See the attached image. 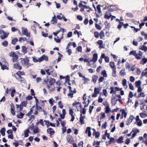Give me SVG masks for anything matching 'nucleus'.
I'll use <instances>...</instances> for the list:
<instances>
[{
    "mask_svg": "<svg viewBox=\"0 0 147 147\" xmlns=\"http://www.w3.org/2000/svg\"><path fill=\"white\" fill-rule=\"evenodd\" d=\"M100 91V90L99 88H95L94 93L92 96V97H96L97 96V94H99Z\"/></svg>",
    "mask_w": 147,
    "mask_h": 147,
    "instance_id": "nucleus-6",
    "label": "nucleus"
},
{
    "mask_svg": "<svg viewBox=\"0 0 147 147\" xmlns=\"http://www.w3.org/2000/svg\"><path fill=\"white\" fill-rule=\"evenodd\" d=\"M1 67V68L3 70H4L5 69H6L7 70L8 69V68L5 65H3Z\"/></svg>",
    "mask_w": 147,
    "mask_h": 147,
    "instance_id": "nucleus-63",
    "label": "nucleus"
},
{
    "mask_svg": "<svg viewBox=\"0 0 147 147\" xmlns=\"http://www.w3.org/2000/svg\"><path fill=\"white\" fill-rule=\"evenodd\" d=\"M27 40L26 38L25 37H20L19 39V41L20 42H22V41H24L26 40Z\"/></svg>",
    "mask_w": 147,
    "mask_h": 147,
    "instance_id": "nucleus-51",
    "label": "nucleus"
},
{
    "mask_svg": "<svg viewBox=\"0 0 147 147\" xmlns=\"http://www.w3.org/2000/svg\"><path fill=\"white\" fill-rule=\"evenodd\" d=\"M130 27L131 28H133L134 29V31L135 32H138V31L140 30V29H138V28H136L134 27L133 26H130Z\"/></svg>",
    "mask_w": 147,
    "mask_h": 147,
    "instance_id": "nucleus-55",
    "label": "nucleus"
},
{
    "mask_svg": "<svg viewBox=\"0 0 147 147\" xmlns=\"http://www.w3.org/2000/svg\"><path fill=\"white\" fill-rule=\"evenodd\" d=\"M33 107H32V108L30 109V111L28 112V113L26 114V116H29L32 113L33 111L32 108Z\"/></svg>",
    "mask_w": 147,
    "mask_h": 147,
    "instance_id": "nucleus-62",
    "label": "nucleus"
},
{
    "mask_svg": "<svg viewBox=\"0 0 147 147\" xmlns=\"http://www.w3.org/2000/svg\"><path fill=\"white\" fill-rule=\"evenodd\" d=\"M9 91H11V93L14 94L16 92V90L14 87L11 88L9 89Z\"/></svg>",
    "mask_w": 147,
    "mask_h": 147,
    "instance_id": "nucleus-58",
    "label": "nucleus"
},
{
    "mask_svg": "<svg viewBox=\"0 0 147 147\" xmlns=\"http://www.w3.org/2000/svg\"><path fill=\"white\" fill-rule=\"evenodd\" d=\"M102 75H103V77H102V82L103 81V80L104 79V77H107V74L106 73H102Z\"/></svg>",
    "mask_w": 147,
    "mask_h": 147,
    "instance_id": "nucleus-56",
    "label": "nucleus"
},
{
    "mask_svg": "<svg viewBox=\"0 0 147 147\" xmlns=\"http://www.w3.org/2000/svg\"><path fill=\"white\" fill-rule=\"evenodd\" d=\"M94 132L93 133V136H95L96 138H98L100 136V134L98 132H96V130L94 129H92Z\"/></svg>",
    "mask_w": 147,
    "mask_h": 147,
    "instance_id": "nucleus-18",
    "label": "nucleus"
},
{
    "mask_svg": "<svg viewBox=\"0 0 147 147\" xmlns=\"http://www.w3.org/2000/svg\"><path fill=\"white\" fill-rule=\"evenodd\" d=\"M29 129L26 130L24 132V137H27L28 136V133H29Z\"/></svg>",
    "mask_w": 147,
    "mask_h": 147,
    "instance_id": "nucleus-35",
    "label": "nucleus"
},
{
    "mask_svg": "<svg viewBox=\"0 0 147 147\" xmlns=\"http://www.w3.org/2000/svg\"><path fill=\"white\" fill-rule=\"evenodd\" d=\"M98 59V55L96 53H94L93 55V58L92 59L95 62H96Z\"/></svg>",
    "mask_w": 147,
    "mask_h": 147,
    "instance_id": "nucleus-32",
    "label": "nucleus"
},
{
    "mask_svg": "<svg viewBox=\"0 0 147 147\" xmlns=\"http://www.w3.org/2000/svg\"><path fill=\"white\" fill-rule=\"evenodd\" d=\"M71 138L70 136H67L66 137L67 141L69 143H71L72 142Z\"/></svg>",
    "mask_w": 147,
    "mask_h": 147,
    "instance_id": "nucleus-45",
    "label": "nucleus"
},
{
    "mask_svg": "<svg viewBox=\"0 0 147 147\" xmlns=\"http://www.w3.org/2000/svg\"><path fill=\"white\" fill-rule=\"evenodd\" d=\"M16 75L21 76L24 75L25 73L24 71H19L16 73Z\"/></svg>",
    "mask_w": 147,
    "mask_h": 147,
    "instance_id": "nucleus-36",
    "label": "nucleus"
},
{
    "mask_svg": "<svg viewBox=\"0 0 147 147\" xmlns=\"http://www.w3.org/2000/svg\"><path fill=\"white\" fill-rule=\"evenodd\" d=\"M45 60L46 61L48 60V57L46 55H43L39 58V61L40 62Z\"/></svg>",
    "mask_w": 147,
    "mask_h": 147,
    "instance_id": "nucleus-15",
    "label": "nucleus"
},
{
    "mask_svg": "<svg viewBox=\"0 0 147 147\" xmlns=\"http://www.w3.org/2000/svg\"><path fill=\"white\" fill-rule=\"evenodd\" d=\"M109 6L108 10L110 12H112L115 11H117L119 10V9L115 5H109Z\"/></svg>",
    "mask_w": 147,
    "mask_h": 147,
    "instance_id": "nucleus-8",
    "label": "nucleus"
},
{
    "mask_svg": "<svg viewBox=\"0 0 147 147\" xmlns=\"http://www.w3.org/2000/svg\"><path fill=\"white\" fill-rule=\"evenodd\" d=\"M105 26L106 28H109L110 27V25L109 23H108L107 21H106L105 22Z\"/></svg>",
    "mask_w": 147,
    "mask_h": 147,
    "instance_id": "nucleus-59",
    "label": "nucleus"
},
{
    "mask_svg": "<svg viewBox=\"0 0 147 147\" xmlns=\"http://www.w3.org/2000/svg\"><path fill=\"white\" fill-rule=\"evenodd\" d=\"M84 83L85 84H88V82L90 81V80L88 78H85V79H84Z\"/></svg>",
    "mask_w": 147,
    "mask_h": 147,
    "instance_id": "nucleus-61",
    "label": "nucleus"
},
{
    "mask_svg": "<svg viewBox=\"0 0 147 147\" xmlns=\"http://www.w3.org/2000/svg\"><path fill=\"white\" fill-rule=\"evenodd\" d=\"M116 21L119 22V24L117 26V28L119 30H121L122 26L123 25V22L120 21V20L118 19H116Z\"/></svg>",
    "mask_w": 147,
    "mask_h": 147,
    "instance_id": "nucleus-12",
    "label": "nucleus"
},
{
    "mask_svg": "<svg viewBox=\"0 0 147 147\" xmlns=\"http://www.w3.org/2000/svg\"><path fill=\"white\" fill-rule=\"evenodd\" d=\"M22 51L24 55L27 53V48L25 46H22Z\"/></svg>",
    "mask_w": 147,
    "mask_h": 147,
    "instance_id": "nucleus-25",
    "label": "nucleus"
},
{
    "mask_svg": "<svg viewBox=\"0 0 147 147\" xmlns=\"http://www.w3.org/2000/svg\"><path fill=\"white\" fill-rule=\"evenodd\" d=\"M138 55V54L136 53V55H135V57L137 60H140L142 58V56H141Z\"/></svg>",
    "mask_w": 147,
    "mask_h": 147,
    "instance_id": "nucleus-54",
    "label": "nucleus"
},
{
    "mask_svg": "<svg viewBox=\"0 0 147 147\" xmlns=\"http://www.w3.org/2000/svg\"><path fill=\"white\" fill-rule=\"evenodd\" d=\"M98 76L96 75H94L92 76V80L95 83L98 79Z\"/></svg>",
    "mask_w": 147,
    "mask_h": 147,
    "instance_id": "nucleus-34",
    "label": "nucleus"
},
{
    "mask_svg": "<svg viewBox=\"0 0 147 147\" xmlns=\"http://www.w3.org/2000/svg\"><path fill=\"white\" fill-rule=\"evenodd\" d=\"M145 96V95L144 94V92H141L138 94V97L140 98V97H144Z\"/></svg>",
    "mask_w": 147,
    "mask_h": 147,
    "instance_id": "nucleus-60",
    "label": "nucleus"
},
{
    "mask_svg": "<svg viewBox=\"0 0 147 147\" xmlns=\"http://www.w3.org/2000/svg\"><path fill=\"white\" fill-rule=\"evenodd\" d=\"M52 69V67L51 66H49L45 68V70L47 74L48 75L51 74V71Z\"/></svg>",
    "mask_w": 147,
    "mask_h": 147,
    "instance_id": "nucleus-7",
    "label": "nucleus"
},
{
    "mask_svg": "<svg viewBox=\"0 0 147 147\" xmlns=\"http://www.w3.org/2000/svg\"><path fill=\"white\" fill-rule=\"evenodd\" d=\"M137 125L139 126H141L142 125V121L140 119L138 121H136Z\"/></svg>",
    "mask_w": 147,
    "mask_h": 147,
    "instance_id": "nucleus-49",
    "label": "nucleus"
},
{
    "mask_svg": "<svg viewBox=\"0 0 147 147\" xmlns=\"http://www.w3.org/2000/svg\"><path fill=\"white\" fill-rule=\"evenodd\" d=\"M123 138L122 136H121L119 138L116 140V142L118 143H121L123 142Z\"/></svg>",
    "mask_w": 147,
    "mask_h": 147,
    "instance_id": "nucleus-23",
    "label": "nucleus"
},
{
    "mask_svg": "<svg viewBox=\"0 0 147 147\" xmlns=\"http://www.w3.org/2000/svg\"><path fill=\"white\" fill-rule=\"evenodd\" d=\"M109 65L113 69L112 76L114 77H116L117 76L116 67L115 66L114 63L113 62L111 61L109 63Z\"/></svg>",
    "mask_w": 147,
    "mask_h": 147,
    "instance_id": "nucleus-2",
    "label": "nucleus"
},
{
    "mask_svg": "<svg viewBox=\"0 0 147 147\" xmlns=\"http://www.w3.org/2000/svg\"><path fill=\"white\" fill-rule=\"evenodd\" d=\"M101 57L102 58H104L105 60L106 63H108L109 62V57L108 56H105V54L104 53L102 54Z\"/></svg>",
    "mask_w": 147,
    "mask_h": 147,
    "instance_id": "nucleus-13",
    "label": "nucleus"
},
{
    "mask_svg": "<svg viewBox=\"0 0 147 147\" xmlns=\"http://www.w3.org/2000/svg\"><path fill=\"white\" fill-rule=\"evenodd\" d=\"M2 34H3L1 35L0 37L2 39H4L7 37L9 33L8 32H5L3 31Z\"/></svg>",
    "mask_w": 147,
    "mask_h": 147,
    "instance_id": "nucleus-9",
    "label": "nucleus"
},
{
    "mask_svg": "<svg viewBox=\"0 0 147 147\" xmlns=\"http://www.w3.org/2000/svg\"><path fill=\"white\" fill-rule=\"evenodd\" d=\"M47 88L49 90L51 91H53L54 90H55V88L54 87H51L49 85H47Z\"/></svg>",
    "mask_w": 147,
    "mask_h": 147,
    "instance_id": "nucleus-47",
    "label": "nucleus"
},
{
    "mask_svg": "<svg viewBox=\"0 0 147 147\" xmlns=\"http://www.w3.org/2000/svg\"><path fill=\"white\" fill-rule=\"evenodd\" d=\"M17 109L18 111H21L23 108V107L21 105H16Z\"/></svg>",
    "mask_w": 147,
    "mask_h": 147,
    "instance_id": "nucleus-29",
    "label": "nucleus"
},
{
    "mask_svg": "<svg viewBox=\"0 0 147 147\" xmlns=\"http://www.w3.org/2000/svg\"><path fill=\"white\" fill-rule=\"evenodd\" d=\"M140 117L142 118H144L147 116V115L143 113H140Z\"/></svg>",
    "mask_w": 147,
    "mask_h": 147,
    "instance_id": "nucleus-46",
    "label": "nucleus"
},
{
    "mask_svg": "<svg viewBox=\"0 0 147 147\" xmlns=\"http://www.w3.org/2000/svg\"><path fill=\"white\" fill-rule=\"evenodd\" d=\"M147 62V58H142L140 61V63L143 65H144Z\"/></svg>",
    "mask_w": 147,
    "mask_h": 147,
    "instance_id": "nucleus-24",
    "label": "nucleus"
},
{
    "mask_svg": "<svg viewBox=\"0 0 147 147\" xmlns=\"http://www.w3.org/2000/svg\"><path fill=\"white\" fill-rule=\"evenodd\" d=\"M6 129L5 127L2 128L1 129V130L0 131V132L1 134L2 135L4 136L5 135V131Z\"/></svg>",
    "mask_w": 147,
    "mask_h": 147,
    "instance_id": "nucleus-30",
    "label": "nucleus"
},
{
    "mask_svg": "<svg viewBox=\"0 0 147 147\" xmlns=\"http://www.w3.org/2000/svg\"><path fill=\"white\" fill-rule=\"evenodd\" d=\"M120 112H122V114L124 116L125 118L127 116V113L125 112V109H121L120 110Z\"/></svg>",
    "mask_w": 147,
    "mask_h": 147,
    "instance_id": "nucleus-28",
    "label": "nucleus"
},
{
    "mask_svg": "<svg viewBox=\"0 0 147 147\" xmlns=\"http://www.w3.org/2000/svg\"><path fill=\"white\" fill-rule=\"evenodd\" d=\"M23 107H25L26 106L27 104V102L26 101H23L21 103Z\"/></svg>",
    "mask_w": 147,
    "mask_h": 147,
    "instance_id": "nucleus-64",
    "label": "nucleus"
},
{
    "mask_svg": "<svg viewBox=\"0 0 147 147\" xmlns=\"http://www.w3.org/2000/svg\"><path fill=\"white\" fill-rule=\"evenodd\" d=\"M127 81L125 79H123L122 81V84L124 87V88L125 89L127 88V86L126 85Z\"/></svg>",
    "mask_w": 147,
    "mask_h": 147,
    "instance_id": "nucleus-26",
    "label": "nucleus"
},
{
    "mask_svg": "<svg viewBox=\"0 0 147 147\" xmlns=\"http://www.w3.org/2000/svg\"><path fill=\"white\" fill-rule=\"evenodd\" d=\"M54 102L55 100L53 99V98H50L49 100V103L51 105V106H52L53 105V102Z\"/></svg>",
    "mask_w": 147,
    "mask_h": 147,
    "instance_id": "nucleus-48",
    "label": "nucleus"
},
{
    "mask_svg": "<svg viewBox=\"0 0 147 147\" xmlns=\"http://www.w3.org/2000/svg\"><path fill=\"white\" fill-rule=\"evenodd\" d=\"M21 63L22 65L24 66H26L27 68H28L31 66L32 64L29 63V58L26 57L25 58H21Z\"/></svg>",
    "mask_w": 147,
    "mask_h": 147,
    "instance_id": "nucleus-1",
    "label": "nucleus"
},
{
    "mask_svg": "<svg viewBox=\"0 0 147 147\" xmlns=\"http://www.w3.org/2000/svg\"><path fill=\"white\" fill-rule=\"evenodd\" d=\"M140 49L142 51H144V52H146L147 51V47L143 45L141 47Z\"/></svg>",
    "mask_w": 147,
    "mask_h": 147,
    "instance_id": "nucleus-42",
    "label": "nucleus"
},
{
    "mask_svg": "<svg viewBox=\"0 0 147 147\" xmlns=\"http://www.w3.org/2000/svg\"><path fill=\"white\" fill-rule=\"evenodd\" d=\"M57 38L55 37L54 38V40L57 42H59L61 41V39L62 38V36H61V38H59V37L57 36Z\"/></svg>",
    "mask_w": 147,
    "mask_h": 147,
    "instance_id": "nucleus-41",
    "label": "nucleus"
},
{
    "mask_svg": "<svg viewBox=\"0 0 147 147\" xmlns=\"http://www.w3.org/2000/svg\"><path fill=\"white\" fill-rule=\"evenodd\" d=\"M22 32L24 35H26L27 37H30V34L28 32L27 30L24 27L22 28Z\"/></svg>",
    "mask_w": 147,
    "mask_h": 147,
    "instance_id": "nucleus-5",
    "label": "nucleus"
},
{
    "mask_svg": "<svg viewBox=\"0 0 147 147\" xmlns=\"http://www.w3.org/2000/svg\"><path fill=\"white\" fill-rule=\"evenodd\" d=\"M13 65L14 67L16 69H18L19 70H21L22 69L21 66L18 64H14Z\"/></svg>",
    "mask_w": 147,
    "mask_h": 147,
    "instance_id": "nucleus-27",
    "label": "nucleus"
},
{
    "mask_svg": "<svg viewBox=\"0 0 147 147\" xmlns=\"http://www.w3.org/2000/svg\"><path fill=\"white\" fill-rule=\"evenodd\" d=\"M120 75L121 76H124L125 74V69H122L121 70L119 73Z\"/></svg>",
    "mask_w": 147,
    "mask_h": 147,
    "instance_id": "nucleus-39",
    "label": "nucleus"
},
{
    "mask_svg": "<svg viewBox=\"0 0 147 147\" xmlns=\"http://www.w3.org/2000/svg\"><path fill=\"white\" fill-rule=\"evenodd\" d=\"M9 55L12 57V61L13 62H16L18 58V56L14 52H11L9 53Z\"/></svg>",
    "mask_w": 147,
    "mask_h": 147,
    "instance_id": "nucleus-3",
    "label": "nucleus"
},
{
    "mask_svg": "<svg viewBox=\"0 0 147 147\" xmlns=\"http://www.w3.org/2000/svg\"><path fill=\"white\" fill-rule=\"evenodd\" d=\"M24 114L22 113V112H20L19 114H18L17 115V117L20 119H21L23 117Z\"/></svg>",
    "mask_w": 147,
    "mask_h": 147,
    "instance_id": "nucleus-38",
    "label": "nucleus"
},
{
    "mask_svg": "<svg viewBox=\"0 0 147 147\" xmlns=\"http://www.w3.org/2000/svg\"><path fill=\"white\" fill-rule=\"evenodd\" d=\"M85 118L84 116H82V114L80 115V122L81 123V124H83L84 123V120Z\"/></svg>",
    "mask_w": 147,
    "mask_h": 147,
    "instance_id": "nucleus-19",
    "label": "nucleus"
},
{
    "mask_svg": "<svg viewBox=\"0 0 147 147\" xmlns=\"http://www.w3.org/2000/svg\"><path fill=\"white\" fill-rule=\"evenodd\" d=\"M134 118V117L133 115H130L129 117L127 119V120L126 122L127 125H129L132 122Z\"/></svg>",
    "mask_w": 147,
    "mask_h": 147,
    "instance_id": "nucleus-10",
    "label": "nucleus"
},
{
    "mask_svg": "<svg viewBox=\"0 0 147 147\" xmlns=\"http://www.w3.org/2000/svg\"><path fill=\"white\" fill-rule=\"evenodd\" d=\"M51 75L53 76H55L57 75V74L55 73V71L54 69H53L51 71Z\"/></svg>",
    "mask_w": 147,
    "mask_h": 147,
    "instance_id": "nucleus-53",
    "label": "nucleus"
},
{
    "mask_svg": "<svg viewBox=\"0 0 147 147\" xmlns=\"http://www.w3.org/2000/svg\"><path fill=\"white\" fill-rule=\"evenodd\" d=\"M2 45L5 47H7L8 45V42L6 40L4 41L2 43Z\"/></svg>",
    "mask_w": 147,
    "mask_h": 147,
    "instance_id": "nucleus-50",
    "label": "nucleus"
},
{
    "mask_svg": "<svg viewBox=\"0 0 147 147\" xmlns=\"http://www.w3.org/2000/svg\"><path fill=\"white\" fill-rule=\"evenodd\" d=\"M135 84L136 87L140 86L141 82L140 80L137 81L135 82Z\"/></svg>",
    "mask_w": 147,
    "mask_h": 147,
    "instance_id": "nucleus-40",
    "label": "nucleus"
},
{
    "mask_svg": "<svg viewBox=\"0 0 147 147\" xmlns=\"http://www.w3.org/2000/svg\"><path fill=\"white\" fill-rule=\"evenodd\" d=\"M90 127H88L86 128V133H87L88 132V136L89 137H90L91 135V133L90 131Z\"/></svg>",
    "mask_w": 147,
    "mask_h": 147,
    "instance_id": "nucleus-21",
    "label": "nucleus"
},
{
    "mask_svg": "<svg viewBox=\"0 0 147 147\" xmlns=\"http://www.w3.org/2000/svg\"><path fill=\"white\" fill-rule=\"evenodd\" d=\"M96 62L92 59H90L88 63L87 64V65L90 67L95 68L96 66L95 64Z\"/></svg>",
    "mask_w": 147,
    "mask_h": 147,
    "instance_id": "nucleus-4",
    "label": "nucleus"
},
{
    "mask_svg": "<svg viewBox=\"0 0 147 147\" xmlns=\"http://www.w3.org/2000/svg\"><path fill=\"white\" fill-rule=\"evenodd\" d=\"M117 88V87H114L113 86L110 87V89L111 90V91L110 92V94H115L116 93V92L117 91L116 90V88Z\"/></svg>",
    "mask_w": 147,
    "mask_h": 147,
    "instance_id": "nucleus-11",
    "label": "nucleus"
},
{
    "mask_svg": "<svg viewBox=\"0 0 147 147\" xmlns=\"http://www.w3.org/2000/svg\"><path fill=\"white\" fill-rule=\"evenodd\" d=\"M44 121L45 122L46 124L47 125V127H48L49 126H51L52 127H55V124L54 123H53L51 122H49V121Z\"/></svg>",
    "mask_w": 147,
    "mask_h": 147,
    "instance_id": "nucleus-20",
    "label": "nucleus"
},
{
    "mask_svg": "<svg viewBox=\"0 0 147 147\" xmlns=\"http://www.w3.org/2000/svg\"><path fill=\"white\" fill-rule=\"evenodd\" d=\"M107 130H106L105 133V134L104 135H103L102 138L103 139H105L106 138V136H107V137L108 139H110V134L107 133Z\"/></svg>",
    "mask_w": 147,
    "mask_h": 147,
    "instance_id": "nucleus-16",
    "label": "nucleus"
},
{
    "mask_svg": "<svg viewBox=\"0 0 147 147\" xmlns=\"http://www.w3.org/2000/svg\"><path fill=\"white\" fill-rule=\"evenodd\" d=\"M18 39L17 38H14L12 40L11 43L12 44L15 45L16 43L18 41Z\"/></svg>",
    "mask_w": 147,
    "mask_h": 147,
    "instance_id": "nucleus-43",
    "label": "nucleus"
},
{
    "mask_svg": "<svg viewBox=\"0 0 147 147\" xmlns=\"http://www.w3.org/2000/svg\"><path fill=\"white\" fill-rule=\"evenodd\" d=\"M47 132L48 134H49L51 136L54 134L55 132V131L53 129L50 128L47 129Z\"/></svg>",
    "mask_w": 147,
    "mask_h": 147,
    "instance_id": "nucleus-17",
    "label": "nucleus"
},
{
    "mask_svg": "<svg viewBox=\"0 0 147 147\" xmlns=\"http://www.w3.org/2000/svg\"><path fill=\"white\" fill-rule=\"evenodd\" d=\"M111 110L110 109L109 107V106H107L106 107V110L105 112L106 113H109V112Z\"/></svg>",
    "mask_w": 147,
    "mask_h": 147,
    "instance_id": "nucleus-57",
    "label": "nucleus"
},
{
    "mask_svg": "<svg viewBox=\"0 0 147 147\" xmlns=\"http://www.w3.org/2000/svg\"><path fill=\"white\" fill-rule=\"evenodd\" d=\"M49 83L50 86H52L55 82V80L53 78H51L49 80Z\"/></svg>",
    "mask_w": 147,
    "mask_h": 147,
    "instance_id": "nucleus-22",
    "label": "nucleus"
},
{
    "mask_svg": "<svg viewBox=\"0 0 147 147\" xmlns=\"http://www.w3.org/2000/svg\"><path fill=\"white\" fill-rule=\"evenodd\" d=\"M136 51H133L130 52L129 53V55H132L135 57V55H136Z\"/></svg>",
    "mask_w": 147,
    "mask_h": 147,
    "instance_id": "nucleus-52",
    "label": "nucleus"
},
{
    "mask_svg": "<svg viewBox=\"0 0 147 147\" xmlns=\"http://www.w3.org/2000/svg\"><path fill=\"white\" fill-rule=\"evenodd\" d=\"M101 32H100V34L98 33L97 32H95L94 33V35L96 37L98 38L99 36H100V38H101Z\"/></svg>",
    "mask_w": 147,
    "mask_h": 147,
    "instance_id": "nucleus-37",
    "label": "nucleus"
},
{
    "mask_svg": "<svg viewBox=\"0 0 147 147\" xmlns=\"http://www.w3.org/2000/svg\"><path fill=\"white\" fill-rule=\"evenodd\" d=\"M111 16V13L108 11L106 12L104 16V18L107 20H109Z\"/></svg>",
    "mask_w": 147,
    "mask_h": 147,
    "instance_id": "nucleus-14",
    "label": "nucleus"
},
{
    "mask_svg": "<svg viewBox=\"0 0 147 147\" xmlns=\"http://www.w3.org/2000/svg\"><path fill=\"white\" fill-rule=\"evenodd\" d=\"M116 140L113 138H110L109 141V144L111 143H115L116 142Z\"/></svg>",
    "mask_w": 147,
    "mask_h": 147,
    "instance_id": "nucleus-31",
    "label": "nucleus"
},
{
    "mask_svg": "<svg viewBox=\"0 0 147 147\" xmlns=\"http://www.w3.org/2000/svg\"><path fill=\"white\" fill-rule=\"evenodd\" d=\"M57 22V19L56 18L55 16V15L52 18V19L51 21V23L52 24H54V23Z\"/></svg>",
    "mask_w": 147,
    "mask_h": 147,
    "instance_id": "nucleus-33",
    "label": "nucleus"
},
{
    "mask_svg": "<svg viewBox=\"0 0 147 147\" xmlns=\"http://www.w3.org/2000/svg\"><path fill=\"white\" fill-rule=\"evenodd\" d=\"M33 132L35 134H36L39 132L38 127H36L33 129Z\"/></svg>",
    "mask_w": 147,
    "mask_h": 147,
    "instance_id": "nucleus-44",
    "label": "nucleus"
}]
</instances>
